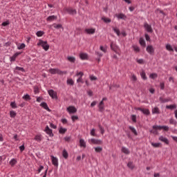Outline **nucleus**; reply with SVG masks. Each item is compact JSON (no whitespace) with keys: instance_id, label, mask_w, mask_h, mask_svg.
I'll use <instances>...</instances> for the list:
<instances>
[{"instance_id":"obj_1","label":"nucleus","mask_w":177,"mask_h":177,"mask_svg":"<svg viewBox=\"0 0 177 177\" xmlns=\"http://www.w3.org/2000/svg\"><path fill=\"white\" fill-rule=\"evenodd\" d=\"M37 46H41L44 50H48L49 49V44H48V42L42 40L39 41Z\"/></svg>"},{"instance_id":"obj_2","label":"nucleus","mask_w":177,"mask_h":177,"mask_svg":"<svg viewBox=\"0 0 177 177\" xmlns=\"http://www.w3.org/2000/svg\"><path fill=\"white\" fill-rule=\"evenodd\" d=\"M49 73L53 75L58 74L59 75H63V74H66V72H63L59 68H50Z\"/></svg>"},{"instance_id":"obj_3","label":"nucleus","mask_w":177,"mask_h":177,"mask_svg":"<svg viewBox=\"0 0 177 177\" xmlns=\"http://www.w3.org/2000/svg\"><path fill=\"white\" fill-rule=\"evenodd\" d=\"M88 142L90 145H102L103 143V141L101 140L95 138L88 139Z\"/></svg>"},{"instance_id":"obj_4","label":"nucleus","mask_w":177,"mask_h":177,"mask_svg":"<svg viewBox=\"0 0 177 177\" xmlns=\"http://www.w3.org/2000/svg\"><path fill=\"white\" fill-rule=\"evenodd\" d=\"M66 111L68 113V114H75L77 113V108L74 106H69L66 108Z\"/></svg>"},{"instance_id":"obj_5","label":"nucleus","mask_w":177,"mask_h":177,"mask_svg":"<svg viewBox=\"0 0 177 177\" xmlns=\"http://www.w3.org/2000/svg\"><path fill=\"white\" fill-rule=\"evenodd\" d=\"M50 158L53 165L56 168H59V159L54 156H50Z\"/></svg>"},{"instance_id":"obj_6","label":"nucleus","mask_w":177,"mask_h":177,"mask_svg":"<svg viewBox=\"0 0 177 177\" xmlns=\"http://www.w3.org/2000/svg\"><path fill=\"white\" fill-rule=\"evenodd\" d=\"M84 32H86V34L92 35L95 34V32H96V28H86L84 30Z\"/></svg>"},{"instance_id":"obj_7","label":"nucleus","mask_w":177,"mask_h":177,"mask_svg":"<svg viewBox=\"0 0 177 177\" xmlns=\"http://www.w3.org/2000/svg\"><path fill=\"white\" fill-rule=\"evenodd\" d=\"M44 132H46V133L47 135H48L50 136V138H53V132L52 131V129H50L49 128V126H46L45 129H44Z\"/></svg>"},{"instance_id":"obj_8","label":"nucleus","mask_w":177,"mask_h":177,"mask_svg":"<svg viewBox=\"0 0 177 177\" xmlns=\"http://www.w3.org/2000/svg\"><path fill=\"white\" fill-rule=\"evenodd\" d=\"M115 17H117L118 20H126L127 19V15L122 13L116 14Z\"/></svg>"},{"instance_id":"obj_9","label":"nucleus","mask_w":177,"mask_h":177,"mask_svg":"<svg viewBox=\"0 0 177 177\" xmlns=\"http://www.w3.org/2000/svg\"><path fill=\"white\" fill-rule=\"evenodd\" d=\"M144 27L146 31H147V32H153V28H151V25H149V24L145 23L144 24Z\"/></svg>"},{"instance_id":"obj_10","label":"nucleus","mask_w":177,"mask_h":177,"mask_svg":"<svg viewBox=\"0 0 177 177\" xmlns=\"http://www.w3.org/2000/svg\"><path fill=\"white\" fill-rule=\"evenodd\" d=\"M159 140L163 143H165V145H169V140H168V138L166 137L161 136L159 137Z\"/></svg>"},{"instance_id":"obj_11","label":"nucleus","mask_w":177,"mask_h":177,"mask_svg":"<svg viewBox=\"0 0 177 177\" xmlns=\"http://www.w3.org/2000/svg\"><path fill=\"white\" fill-rule=\"evenodd\" d=\"M147 52L149 55H154V48L153 47V46H147Z\"/></svg>"},{"instance_id":"obj_12","label":"nucleus","mask_w":177,"mask_h":177,"mask_svg":"<svg viewBox=\"0 0 177 177\" xmlns=\"http://www.w3.org/2000/svg\"><path fill=\"white\" fill-rule=\"evenodd\" d=\"M111 49L113 50V52L117 53V50L118 49V46L115 44L113 41L111 42Z\"/></svg>"},{"instance_id":"obj_13","label":"nucleus","mask_w":177,"mask_h":177,"mask_svg":"<svg viewBox=\"0 0 177 177\" xmlns=\"http://www.w3.org/2000/svg\"><path fill=\"white\" fill-rule=\"evenodd\" d=\"M48 95L52 97V99H57V95H56V93H55V91L53 90H49Z\"/></svg>"},{"instance_id":"obj_14","label":"nucleus","mask_w":177,"mask_h":177,"mask_svg":"<svg viewBox=\"0 0 177 177\" xmlns=\"http://www.w3.org/2000/svg\"><path fill=\"white\" fill-rule=\"evenodd\" d=\"M66 12H67L69 15H77V10L71 8H66Z\"/></svg>"},{"instance_id":"obj_15","label":"nucleus","mask_w":177,"mask_h":177,"mask_svg":"<svg viewBox=\"0 0 177 177\" xmlns=\"http://www.w3.org/2000/svg\"><path fill=\"white\" fill-rule=\"evenodd\" d=\"M41 107H43V109H44V110H46L47 111L50 112L51 110L50 109H49V106H48V104H46V102H41L40 104Z\"/></svg>"},{"instance_id":"obj_16","label":"nucleus","mask_w":177,"mask_h":177,"mask_svg":"<svg viewBox=\"0 0 177 177\" xmlns=\"http://www.w3.org/2000/svg\"><path fill=\"white\" fill-rule=\"evenodd\" d=\"M55 20H57V16L51 15L46 18L47 21H55Z\"/></svg>"},{"instance_id":"obj_17","label":"nucleus","mask_w":177,"mask_h":177,"mask_svg":"<svg viewBox=\"0 0 177 177\" xmlns=\"http://www.w3.org/2000/svg\"><path fill=\"white\" fill-rule=\"evenodd\" d=\"M80 58L82 60H88V54L85 53H81L80 54Z\"/></svg>"},{"instance_id":"obj_18","label":"nucleus","mask_w":177,"mask_h":177,"mask_svg":"<svg viewBox=\"0 0 177 177\" xmlns=\"http://www.w3.org/2000/svg\"><path fill=\"white\" fill-rule=\"evenodd\" d=\"M98 108L101 113H102V111H104V102L103 101H101L100 102V104H98Z\"/></svg>"},{"instance_id":"obj_19","label":"nucleus","mask_w":177,"mask_h":177,"mask_svg":"<svg viewBox=\"0 0 177 177\" xmlns=\"http://www.w3.org/2000/svg\"><path fill=\"white\" fill-rule=\"evenodd\" d=\"M20 55V53H15L12 57H10V62H16L17 56Z\"/></svg>"},{"instance_id":"obj_20","label":"nucleus","mask_w":177,"mask_h":177,"mask_svg":"<svg viewBox=\"0 0 177 177\" xmlns=\"http://www.w3.org/2000/svg\"><path fill=\"white\" fill-rule=\"evenodd\" d=\"M80 147H84V149L86 147V142H85V140L84 139L80 140Z\"/></svg>"},{"instance_id":"obj_21","label":"nucleus","mask_w":177,"mask_h":177,"mask_svg":"<svg viewBox=\"0 0 177 177\" xmlns=\"http://www.w3.org/2000/svg\"><path fill=\"white\" fill-rule=\"evenodd\" d=\"M159 100L160 103H168V102H171L170 98H162V97H159Z\"/></svg>"},{"instance_id":"obj_22","label":"nucleus","mask_w":177,"mask_h":177,"mask_svg":"<svg viewBox=\"0 0 177 177\" xmlns=\"http://www.w3.org/2000/svg\"><path fill=\"white\" fill-rule=\"evenodd\" d=\"M34 140H36V142H41L42 140V135L37 134L35 136Z\"/></svg>"},{"instance_id":"obj_23","label":"nucleus","mask_w":177,"mask_h":177,"mask_svg":"<svg viewBox=\"0 0 177 177\" xmlns=\"http://www.w3.org/2000/svg\"><path fill=\"white\" fill-rule=\"evenodd\" d=\"M139 43L140 45L142 46V48H145L146 46V41H145V39H143V37L140 38Z\"/></svg>"},{"instance_id":"obj_24","label":"nucleus","mask_w":177,"mask_h":177,"mask_svg":"<svg viewBox=\"0 0 177 177\" xmlns=\"http://www.w3.org/2000/svg\"><path fill=\"white\" fill-rule=\"evenodd\" d=\"M9 164L10 166L15 167V165L17 164V160L16 158H12L10 160Z\"/></svg>"},{"instance_id":"obj_25","label":"nucleus","mask_w":177,"mask_h":177,"mask_svg":"<svg viewBox=\"0 0 177 177\" xmlns=\"http://www.w3.org/2000/svg\"><path fill=\"white\" fill-rule=\"evenodd\" d=\"M112 28L114 32H115V34L118 35V37H120V35H121V32L120 31V29H118V28L113 27Z\"/></svg>"},{"instance_id":"obj_26","label":"nucleus","mask_w":177,"mask_h":177,"mask_svg":"<svg viewBox=\"0 0 177 177\" xmlns=\"http://www.w3.org/2000/svg\"><path fill=\"white\" fill-rule=\"evenodd\" d=\"M132 48L133 49L134 52H136V53H139V52H140V48L139 46H138V45H133Z\"/></svg>"},{"instance_id":"obj_27","label":"nucleus","mask_w":177,"mask_h":177,"mask_svg":"<svg viewBox=\"0 0 177 177\" xmlns=\"http://www.w3.org/2000/svg\"><path fill=\"white\" fill-rule=\"evenodd\" d=\"M95 153H102L103 151V147H94Z\"/></svg>"},{"instance_id":"obj_28","label":"nucleus","mask_w":177,"mask_h":177,"mask_svg":"<svg viewBox=\"0 0 177 177\" xmlns=\"http://www.w3.org/2000/svg\"><path fill=\"white\" fill-rule=\"evenodd\" d=\"M62 156H63L64 158L67 160L68 158V152H67V151L66 149H64L62 151Z\"/></svg>"},{"instance_id":"obj_29","label":"nucleus","mask_w":177,"mask_h":177,"mask_svg":"<svg viewBox=\"0 0 177 177\" xmlns=\"http://www.w3.org/2000/svg\"><path fill=\"white\" fill-rule=\"evenodd\" d=\"M152 114H160V109L156 106L152 109Z\"/></svg>"},{"instance_id":"obj_30","label":"nucleus","mask_w":177,"mask_h":177,"mask_svg":"<svg viewBox=\"0 0 177 177\" xmlns=\"http://www.w3.org/2000/svg\"><path fill=\"white\" fill-rule=\"evenodd\" d=\"M151 145L155 148L161 147V144L160 142H151Z\"/></svg>"},{"instance_id":"obj_31","label":"nucleus","mask_w":177,"mask_h":177,"mask_svg":"<svg viewBox=\"0 0 177 177\" xmlns=\"http://www.w3.org/2000/svg\"><path fill=\"white\" fill-rule=\"evenodd\" d=\"M122 151L124 154H129V153H130L129 149H128V148H127L125 147H122Z\"/></svg>"},{"instance_id":"obj_32","label":"nucleus","mask_w":177,"mask_h":177,"mask_svg":"<svg viewBox=\"0 0 177 177\" xmlns=\"http://www.w3.org/2000/svg\"><path fill=\"white\" fill-rule=\"evenodd\" d=\"M24 48H26V44L24 43H21L20 44H17V49L19 50H20L21 49H24Z\"/></svg>"},{"instance_id":"obj_33","label":"nucleus","mask_w":177,"mask_h":177,"mask_svg":"<svg viewBox=\"0 0 177 177\" xmlns=\"http://www.w3.org/2000/svg\"><path fill=\"white\" fill-rule=\"evenodd\" d=\"M166 49L169 52H174V48H172V46H171V44H166Z\"/></svg>"},{"instance_id":"obj_34","label":"nucleus","mask_w":177,"mask_h":177,"mask_svg":"<svg viewBox=\"0 0 177 177\" xmlns=\"http://www.w3.org/2000/svg\"><path fill=\"white\" fill-rule=\"evenodd\" d=\"M176 104H171L166 106V109H169V110H174V109H176Z\"/></svg>"},{"instance_id":"obj_35","label":"nucleus","mask_w":177,"mask_h":177,"mask_svg":"<svg viewBox=\"0 0 177 177\" xmlns=\"http://www.w3.org/2000/svg\"><path fill=\"white\" fill-rule=\"evenodd\" d=\"M129 129L131 131V132L133 133H134V135L137 136L138 135V131H136V129H135V127H132V126H130L129 127Z\"/></svg>"},{"instance_id":"obj_36","label":"nucleus","mask_w":177,"mask_h":177,"mask_svg":"<svg viewBox=\"0 0 177 177\" xmlns=\"http://www.w3.org/2000/svg\"><path fill=\"white\" fill-rule=\"evenodd\" d=\"M141 112H142L143 114H145V115H150V111H149V109H142V111H141Z\"/></svg>"},{"instance_id":"obj_37","label":"nucleus","mask_w":177,"mask_h":177,"mask_svg":"<svg viewBox=\"0 0 177 177\" xmlns=\"http://www.w3.org/2000/svg\"><path fill=\"white\" fill-rule=\"evenodd\" d=\"M67 59L68 60V62H70L71 63H75V57H70L68 56L67 57Z\"/></svg>"},{"instance_id":"obj_38","label":"nucleus","mask_w":177,"mask_h":177,"mask_svg":"<svg viewBox=\"0 0 177 177\" xmlns=\"http://www.w3.org/2000/svg\"><path fill=\"white\" fill-rule=\"evenodd\" d=\"M22 99H24V100H31V97L30 95L26 94L22 97Z\"/></svg>"},{"instance_id":"obj_39","label":"nucleus","mask_w":177,"mask_h":177,"mask_svg":"<svg viewBox=\"0 0 177 177\" xmlns=\"http://www.w3.org/2000/svg\"><path fill=\"white\" fill-rule=\"evenodd\" d=\"M102 20L103 21H104V23H111V19H110L109 18H107L106 17H102Z\"/></svg>"},{"instance_id":"obj_40","label":"nucleus","mask_w":177,"mask_h":177,"mask_svg":"<svg viewBox=\"0 0 177 177\" xmlns=\"http://www.w3.org/2000/svg\"><path fill=\"white\" fill-rule=\"evenodd\" d=\"M136 115H131V121L133 122H134L135 124H136V122H138L137 120H136Z\"/></svg>"},{"instance_id":"obj_41","label":"nucleus","mask_w":177,"mask_h":177,"mask_svg":"<svg viewBox=\"0 0 177 177\" xmlns=\"http://www.w3.org/2000/svg\"><path fill=\"white\" fill-rule=\"evenodd\" d=\"M16 115H17L16 111H10V116L11 117V118H15V117H16Z\"/></svg>"},{"instance_id":"obj_42","label":"nucleus","mask_w":177,"mask_h":177,"mask_svg":"<svg viewBox=\"0 0 177 177\" xmlns=\"http://www.w3.org/2000/svg\"><path fill=\"white\" fill-rule=\"evenodd\" d=\"M59 133L64 134L65 132H67V129L60 127L59 130Z\"/></svg>"},{"instance_id":"obj_43","label":"nucleus","mask_w":177,"mask_h":177,"mask_svg":"<svg viewBox=\"0 0 177 177\" xmlns=\"http://www.w3.org/2000/svg\"><path fill=\"white\" fill-rule=\"evenodd\" d=\"M68 85H74V80L73 79H68L66 81Z\"/></svg>"},{"instance_id":"obj_44","label":"nucleus","mask_w":177,"mask_h":177,"mask_svg":"<svg viewBox=\"0 0 177 177\" xmlns=\"http://www.w3.org/2000/svg\"><path fill=\"white\" fill-rule=\"evenodd\" d=\"M52 26H53V27L55 28L57 30H59V28H62V24H54Z\"/></svg>"},{"instance_id":"obj_45","label":"nucleus","mask_w":177,"mask_h":177,"mask_svg":"<svg viewBox=\"0 0 177 177\" xmlns=\"http://www.w3.org/2000/svg\"><path fill=\"white\" fill-rule=\"evenodd\" d=\"M157 77H158L157 73H151L149 75V78H151V80H156Z\"/></svg>"},{"instance_id":"obj_46","label":"nucleus","mask_w":177,"mask_h":177,"mask_svg":"<svg viewBox=\"0 0 177 177\" xmlns=\"http://www.w3.org/2000/svg\"><path fill=\"white\" fill-rule=\"evenodd\" d=\"M10 106L12 107V109H17V104H16V102H11Z\"/></svg>"},{"instance_id":"obj_47","label":"nucleus","mask_w":177,"mask_h":177,"mask_svg":"<svg viewBox=\"0 0 177 177\" xmlns=\"http://www.w3.org/2000/svg\"><path fill=\"white\" fill-rule=\"evenodd\" d=\"M140 75H141V77L142 78V80H147V77H146V73H145V71H142L140 73Z\"/></svg>"},{"instance_id":"obj_48","label":"nucleus","mask_w":177,"mask_h":177,"mask_svg":"<svg viewBox=\"0 0 177 177\" xmlns=\"http://www.w3.org/2000/svg\"><path fill=\"white\" fill-rule=\"evenodd\" d=\"M33 89L35 95H37V93H39V87H38L37 86H35Z\"/></svg>"},{"instance_id":"obj_49","label":"nucleus","mask_w":177,"mask_h":177,"mask_svg":"<svg viewBox=\"0 0 177 177\" xmlns=\"http://www.w3.org/2000/svg\"><path fill=\"white\" fill-rule=\"evenodd\" d=\"M96 129H92L91 130V131H90V135L91 136H96Z\"/></svg>"},{"instance_id":"obj_50","label":"nucleus","mask_w":177,"mask_h":177,"mask_svg":"<svg viewBox=\"0 0 177 177\" xmlns=\"http://www.w3.org/2000/svg\"><path fill=\"white\" fill-rule=\"evenodd\" d=\"M152 128L153 129H158L159 131H161V129H162V126L153 125Z\"/></svg>"},{"instance_id":"obj_51","label":"nucleus","mask_w":177,"mask_h":177,"mask_svg":"<svg viewBox=\"0 0 177 177\" xmlns=\"http://www.w3.org/2000/svg\"><path fill=\"white\" fill-rule=\"evenodd\" d=\"M15 70H17V71H21L22 73H24L26 71L24 68L19 66H16Z\"/></svg>"},{"instance_id":"obj_52","label":"nucleus","mask_w":177,"mask_h":177,"mask_svg":"<svg viewBox=\"0 0 177 177\" xmlns=\"http://www.w3.org/2000/svg\"><path fill=\"white\" fill-rule=\"evenodd\" d=\"M100 50H102V52H104V53H106V52H107V48H106L103 46H100Z\"/></svg>"},{"instance_id":"obj_53","label":"nucleus","mask_w":177,"mask_h":177,"mask_svg":"<svg viewBox=\"0 0 177 177\" xmlns=\"http://www.w3.org/2000/svg\"><path fill=\"white\" fill-rule=\"evenodd\" d=\"M169 122L172 125H176V120L175 119H174V118H170L169 119Z\"/></svg>"},{"instance_id":"obj_54","label":"nucleus","mask_w":177,"mask_h":177,"mask_svg":"<svg viewBox=\"0 0 177 177\" xmlns=\"http://www.w3.org/2000/svg\"><path fill=\"white\" fill-rule=\"evenodd\" d=\"M44 31H37L36 33L37 37H42V35H44Z\"/></svg>"},{"instance_id":"obj_55","label":"nucleus","mask_w":177,"mask_h":177,"mask_svg":"<svg viewBox=\"0 0 177 177\" xmlns=\"http://www.w3.org/2000/svg\"><path fill=\"white\" fill-rule=\"evenodd\" d=\"M127 167L130 168V169H133L134 168L133 163H132L131 162H129L127 164Z\"/></svg>"},{"instance_id":"obj_56","label":"nucleus","mask_w":177,"mask_h":177,"mask_svg":"<svg viewBox=\"0 0 177 177\" xmlns=\"http://www.w3.org/2000/svg\"><path fill=\"white\" fill-rule=\"evenodd\" d=\"M98 127L100 128V131L101 132V134L104 135V129L103 128V127H102V125H100V124H99Z\"/></svg>"},{"instance_id":"obj_57","label":"nucleus","mask_w":177,"mask_h":177,"mask_svg":"<svg viewBox=\"0 0 177 177\" xmlns=\"http://www.w3.org/2000/svg\"><path fill=\"white\" fill-rule=\"evenodd\" d=\"M160 88L162 91H164V89L165 88V84H164V82H160Z\"/></svg>"},{"instance_id":"obj_58","label":"nucleus","mask_w":177,"mask_h":177,"mask_svg":"<svg viewBox=\"0 0 177 177\" xmlns=\"http://www.w3.org/2000/svg\"><path fill=\"white\" fill-rule=\"evenodd\" d=\"M71 120L73 122H75V121H77V120H78V117L77 115H72Z\"/></svg>"},{"instance_id":"obj_59","label":"nucleus","mask_w":177,"mask_h":177,"mask_svg":"<svg viewBox=\"0 0 177 177\" xmlns=\"http://www.w3.org/2000/svg\"><path fill=\"white\" fill-rule=\"evenodd\" d=\"M90 80L91 81H96V80H97V77H96L95 76H93V75H90Z\"/></svg>"},{"instance_id":"obj_60","label":"nucleus","mask_w":177,"mask_h":177,"mask_svg":"<svg viewBox=\"0 0 177 177\" xmlns=\"http://www.w3.org/2000/svg\"><path fill=\"white\" fill-rule=\"evenodd\" d=\"M1 26H3V27H6V26H9V21L3 22Z\"/></svg>"},{"instance_id":"obj_61","label":"nucleus","mask_w":177,"mask_h":177,"mask_svg":"<svg viewBox=\"0 0 177 177\" xmlns=\"http://www.w3.org/2000/svg\"><path fill=\"white\" fill-rule=\"evenodd\" d=\"M137 80H138V77H136V75H131V80L132 81H137Z\"/></svg>"},{"instance_id":"obj_62","label":"nucleus","mask_w":177,"mask_h":177,"mask_svg":"<svg viewBox=\"0 0 177 177\" xmlns=\"http://www.w3.org/2000/svg\"><path fill=\"white\" fill-rule=\"evenodd\" d=\"M44 169V166L40 165L39 168L37 169V174H40L41 171Z\"/></svg>"},{"instance_id":"obj_63","label":"nucleus","mask_w":177,"mask_h":177,"mask_svg":"<svg viewBox=\"0 0 177 177\" xmlns=\"http://www.w3.org/2000/svg\"><path fill=\"white\" fill-rule=\"evenodd\" d=\"M162 129H164V131H169V127L168 126H162Z\"/></svg>"},{"instance_id":"obj_64","label":"nucleus","mask_w":177,"mask_h":177,"mask_svg":"<svg viewBox=\"0 0 177 177\" xmlns=\"http://www.w3.org/2000/svg\"><path fill=\"white\" fill-rule=\"evenodd\" d=\"M61 121H62V124H67V122H68L67 119H66V118L62 119Z\"/></svg>"}]
</instances>
